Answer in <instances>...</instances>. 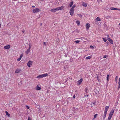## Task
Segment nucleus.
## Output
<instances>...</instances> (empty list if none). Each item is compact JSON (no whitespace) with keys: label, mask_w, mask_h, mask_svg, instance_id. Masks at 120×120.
I'll return each instance as SVG.
<instances>
[{"label":"nucleus","mask_w":120,"mask_h":120,"mask_svg":"<svg viewBox=\"0 0 120 120\" xmlns=\"http://www.w3.org/2000/svg\"><path fill=\"white\" fill-rule=\"evenodd\" d=\"M63 8V6H62L60 7H58L52 9L50 10V11L52 12H54L58 11L61 10Z\"/></svg>","instance_id":"nucleus-1"},{"label":"nucleus","mask_w":120,"mask_h":120,"mask_svg":"<svg viewBox=\"0 0 120 120\" xmlns=\"http://www.w3.org/2000/svg\"><path fill=\"white\" fill-rule=\"evenodd\" d=\"M48 75V74L47 73H45L44 74L39 75L37 77V78L38 79H40L43 77H45Z\"/></svg>","instance_id":"nucleus-2"},{"label":"nucleus","mask_w":120,"mask_h":120,"mask_svg":"<svg viewBox=\"0 0 120 120\" xmlns=\"http://www.w3.org/2000/svg\"><path fill=\"white\" fill-rule=\"evenodd\" d=\"M41 10L39 9L38 8L33 9V11L34 13H36L40 11Z\"/></svg>","instance_id":"nucleus-3"},{"label":"nucleus","mask_w":120,"mask_h":120,"mask_svg":"<svg viewBox=\"0 0 120 120\" xmlns=\"http://www.w3.org/2000/svg\"><path fill=\"white\" fill-rule=\"evenodd\" d=\"M33 61L30 60L27 63V66L28 67H30L31 66Z\"/></svg>","instance_id":"nucleus-4"},{"label":"nucleus","mask_w":120,"mask_h":120,"mask_svg":"<svg viewBox=\"0 0 120 120\" xmlns=\"http://www.w3.org/2000/svg\"><path fill=\"white\" fill-rule=\"evenodd\" d=\"M95 23L96 24H98V21H101V19L99 17H98L95 19Z\"/></svg>","instance_id":"nucleus-5"},{"label":"nucleus","mask_w":120,"mask_h":120,"mask_svg":"<svg viewBox=\"0 0 120 120\" xmlns=\"http://www.w3.org/2000/svg\"><path fill=\"white\" fill-rule=\"evenodd\" d=\"M74 10L72 9H70V15L71 16H72L74 14Z\"/></svg>","instance_id":"nucleus-6"},{"label":"nucleus","mask_w":120,"mask_h":120,"mask_svg":"<svg viewBox=\"0 0 120 120\" xmlns=\"http://www.w3.org/2000/svg\"><path fill=\"white\" fill-rule=\"evenodd\" d=\"M10 45H6L4 47V49H8L10 48Z\"/></svg>","instance_id":"nucleus-7"},{"label":"nucleus","mask_w":120,"mask_h":120,"mask_svg":"<svg viewBox=\"0 0 120 120\" xmlns=\"http://www.w3.org/2000/svg\"><path fill=\"white\" fill-rule=\"evenodd\" d=\"M21 71L20 69H17L15 71V73H19Z\"/></svg>","instance_id":"nucleus-8"},{"label":"nucleus","mask_w":120,"mask_h":120,"mask_svg":"<svg viewBox=\"0 0 120 120\" xmlns=\"http://www.w3.org/2000/svg\"><path fill=\"white\" fill-rule=\"evenodd\" d=\"M114 110L113 109L111 111L109 115L112 116L114 113Z\"/></svg>","instance_id":"nucleus-9"},{"label":"nucleus","mask_w":120,"mask_h":120,"mask_svg":"<svg viewBox=\"0 0 120 120\" xmlns=\"http://www.w3.org/2000/svg\"><path fill=\"white\" fill-rule=\"evenodd\" d=\"M90 24L87 23L86 25V29L87 30H88L89 28L90 27Z\"/></svg>","instance_id":"nucleus-10"},{"label":"nucleus","mask_w":120,"mask_h":120,"mask_svg":"<svg viewBox=\"0 0 120 120\" xmlns=\"http://www.w3.org/2000/svg\"><path fill=\"white\" fill-rule=\"evenodd\" d=\"M109 106H106L104 112H107V111L109 109Z\"/></svg>","instance_id":"nucleus-11"},{"label":"nucleus","mask_w":120,"mask_h":120,"mask_svg":"<svg viewBox=\"0 0 120 120\" xmlns=\"http://www.w3.org/2000/svg\"><path fill=\"white\" fill-rule=\"evenodd\" d=\"M83 80L82 79H80L78 81V84H80L82 82Z\"/></svg>","instance_id":"nucleus-12"},{"label":"nucleus","mask_w":120,"mask_h":120,"mask_svg":"<svg viewBox=\"0 0 120 120\" xmlns=\"http://www.w3.org/2000/svg\"><path fill=\"white\" fill-rule=\"evenodd\" d=\"M108 40L109 42L111 44H113V41L110 38H109L108 39Z\"/></svg>","instance_id":"nucleus-13"},{"label":"nucleus","mask_w":120,"mask_h":120,"mask_svg":"<svg viewBox=\"0 0 120 120\" xmlns=\"http://www.w3.org/2000/svg\"><path fill=\"white\" fill-rule=\"evenodd\" d=\"M82 5L85 7H86L87 6V4L86 3L84 2H82Z\"/></svg>","instance_id":"nucleus-14"},{"label":"nucleus","mask_w":120,"mask_h":120,"mask_svg":"<svg viewBox=\"0 0 120 120\" xmlns=\"http://www.w3.org/2000/svg\"><path fill=\"white\" fill-rule=\"evenodd\" d=\"M110 9L111 10H120L118 9L112 7L110 8Z\"/></svg>","instance_id":"nucleus-15"},{"label":"nucleus","mask_w":120,"mask_h":120,"mask_svg":"<svg viewBox=\"0 0 120 120\" xmlns=\"http://www.w3.org/2000/svg\"><path fill=\"white\" fill-rule=\"evenodd\" d=\"M23 56V55L22 54L17 59V60L18 61H20L22 57Z\"/></svg>","instance_id":"nucleus-16"},{"label":"nucleus","mask_w":120,"mask_h":120,"mask_svg":"<svg viewBox=\"0 0 120 120\" xmlns=\"http://www.w3.org/2000/svg\"><path fill=\"white\" fill-rule=\"evenodd\" d=\"M5 113H6V115H7L8 116V117H10V114H9L7 111H5Z\"/></svg>","instance_id":"nucleus-17"},{"label":"nucleus","mask_w":120,"mask_h":120,"mask_svg":"<svg viewBox=\"0 0 120 120\" xmlns=\"http://www.w3.org/2000/svg\"><path fill=\"white\" fill-rule=\"evenodd\" d=\"M107 112H104V114L103 115V118L104 119L105 118L106 116V115Z\"/></svg>","instance_id":"nucleus-18"},{"label":"nucleus","mask_w":120,"mask_h":120,"mask_svg":"<svg viewBox=\"0 0 120 120\" xmlns=\"http://www.w3.org/2000/svg\"><path fill=\"white\" fill-rule=\"evenodd\" d=\"M41 89V87H39L38 85H37L36 89L37 90H39Z\"/></svg>","instance_id":"nucleus-19"},{"label":"nucleus","mask_w":120,"mask_h":120,"mask_svg":"<svg viewBox=\"0 0 120 120\" xmlns=\"http://www.w3.org/2000/svg\"><path fill=\"white\" fill-rule=\"evenodd\" d=\"M30 48H29V49H28L27 50V51H26V54H28V53H29V52H30Z\"/></svg>","instance_id":"nucleus-20"},{"label":"nucleus","mask_w":120,"mask_h":120,"mask_svg":"<svg viewBox=\"0 0 120 120\" xmlns=\"http://www.w3.org/2000/svg\"><path fill=\"white\" fill-rule=\"evenodd\" d=\"M73 1L71 2L69 4V6L70 7H71L73 5Z\"/></svg>","instance_id":"nucleus-21"},{"label":"nucleus","mask_w":120,"mask_h":120,"mask_svg":"<svg viewBox=\"0 0 120 120\" xmlns=\"http://www.w3.org/2000/svg\"><path fill=\"white\" fill-rule=\"evenodd\" d=\"M91 58V56H88L86 57V60H88V59H90Z\"/></svg>","instance_id":"nucleus-22"},{"label":"nucleus","mask_w":120,"mask_h":120,"mask_svg":"<svg viewBox=\"0 0 120 120\" xmlns=\"http://www.w3.org/2000/svg\"><path fill=\"white\" fill-rule=\"evenodd\" d=\"M76 23L78 26L79 25L80 21H79L78 20L76 21Z\"/></svg>","instance_id":"nucleus-23"},{"label":"nucleus","mask_w":120,"mask_h":120,"mask_svg":"<svg viewBox=\"0 0 120 120\" xmlns=\"http://www.w3.org/2000/svg\"><path fill=\"white\" fill-rule=\"evenodd\" d=\"M76 7V5L75 4H74L73 5V6L72 7V8H71V9H72L74 10V8Z\"/></svg>","instance_id":"nucleus-24"},{"label":"nucleus","mask_w":120,"mask_h":120,"mask_svg":"<svg viewBox=\"0 0 120 120\" xmlns=\"http://www.w3.org/2000/svg\"><path fill=\"white\" fill-rule=\"evenodd\" d=\"M109 75H107V80L108 81L109 80Z\"/></svg>","instance_id":"nucleus-25"},{"label":"nucleus","mask_w":120,"mask_h":120,"mask_svg":"<svg viewBox=\"0 0 120 120\" xmlns=\"http://www.w3.org/2000/svg\"><path fill=\"white\" fill-rule=\"evenodd\" d=\"M98 116V114H96L94 116V117L93 118V119H94V118H96L97 116Z\"/></svg>","instance_id":"nucleus-26"},{"label":"nucleus","mask_w":120,"mask_h":120,"mask_svg":"<svg viewBox=\"0 0 120 120\" xmlns=\"http://www.w3.org/2000/svg\"><path fill=\"white\" fill-rule=\"evenodd\" d=\"M80 42L79 40H76L74 41L76 43H78Z\"/></svg>","instance_id":"nucleus-27"},{"label":"nucleus","mask_w":120,"mask_h":120,"mask_svg":"<svg viewBox=\"0 0 120 120\" xmlns=\"http://www.w3.org/2000/svg\"><path fill=\"white\" fill-rule=\"evenodd\" d=\"M112 116L109 115L108 119H109V120H110L111 118L112 117Z\"/></svg>","instance_id":"nucleus-28"},{"label":"nucleus","mask_w":120,"mask_h":120,"mask_svg":"<svg viewBox=\"0 0 120 120\" xmlns=\"http://www.w3.org/2000/svg\"><path fill=\"white\" fill-rule=\"evenodd\" d=\"M88 90V88L86 87L85 89V92L86 93H87Z\"/></svg>","instance_id":"nucleus-29"},{"label":"nucleus","mask_w":120,"mask_h":120,"mask_svg":"<svg viewBox=\"0 0 120 120\" xmlns=\"http://www.w3.org/2000/svg\"><path fill=\"white\" fill-rule=\"evenodd\" d=\"M102 39L105 42L107 41V40L106 39H105L104 38H103Z\"/></svg>","instance_id":"nucleus-30"},{"label":"nucleus","mask_w":120,"mask_h":120,"mask_svg":"<svg viewBox=\"0 0 120 120\" xmlns=\"http://www.w3.org/2000/svg\"><path fill=\"white\" fill-rule=\"evenodd\" d=\"M99 76H97V79L98 81H100V80H99Z\"/></svg>","instance_id":"nucleus-31"},{"label":"nucleus","mask_w":120,"mask_h":120,"mask_svg":"<svg viewBox=\"0 0 120 120\" xmlns=\"http://www.w3.org/2000/svg\"><path fill=\"white\" fill-rule=\"evenodd\" d=\"M78 16L80 17H82V15L81 14H78Z\"/></svg>","instance_id":"nucleus-32"},{"label":"nucleus","mask_w":120,"mask_h":120,"mask_svg":"<svg viewBox=\"0 0 120 120\" xmlns=\"http://www.w3.org/2000/svg\"><path fill=\"white\" fill-rule=\"evenodd\" d=\"M107 56V55H105L103 57V58H106V57Z\"/></svg>","instance_id":"nucleus-33"},{"label":"nucleus","mask_w":120,"mask_h":120,"mask_svg":"<svg viewBox=\"0 0 120 120\" xmlns=\"http://www.w3.org/2000/svg\"><path fill=\"white\" fill-rule=\"evenodd\" d=\"M118 85H120V78L119 79V81L118 82Z\"/></svg>","instance_id":"nucleus-34"},{"label":"nucleus","mask_w":120,"mask_h":120,"mask_svg":"<svg viewBox=\"0 0 120 120\" xmlns=\"http://www.w3.org/2000/svg\"><path fill=\"white\" fill-rule=\"evenodd\" d=\"M26 108L28 109H29V108L30 107L29 106H28V105H26Z\"/></svg>","instance_id":"nucleus-35"},{"label":"nucleus","mask_w":120,"mask_h":120,"mask_svg":"<svg viewBox=\"0 0 120 120\" xmlns=\"http://www.w3.org/2000/svg\"><path fill=\"white\" fill-rule=\"evenodd\" d=\"M120 85H119L118 86L117 88L119 90L120 89Z\"/></svg>","instance_id":"nucleus-36"},{"label":"nucleus","mask_w":120,"mask_h":120,"mask_svg":"<svg viewBox=\"0 0 120 120\" xmlns=\"http://www.w3.org/2000/svg\"><path fill=\"white\" fill-rule=\"evenodd\" d=\"M118 78V76H116V77L115 78H116V82L117 81V79Z\"/></svg>","instance_id":"nucleus-37"},{"label":"nucleus","mask_w":120,"mask_h":120,"mask_svg":"<svg viewBox=\"0 0 120 120\" xmlns=\"http://www.w3.org/2000/svg\"><path fill=\"white\" fill-rule=\"evenodd\" d=\"M43 44L45 45H46V43L45 42H43Z\"/></svg>","instance_id":"nucleus-38"},{"label":"nucleus","mask_w":120,"mask_h":120,"mask_svg":"<svg viewBox=\"0 0 120 120\" xmlns=\"http://www.w3.org/2000/svg\"><path fill=\"white\" fill-rule=\"evenodd\" d=\"M88 95L86 94L85 95V97H88Z\"/></svg>","instance_id":"nucleus-39"},{"label":"nucleus","mask_w":120,"mask_h":120,"mask_svg":"<svg viewBox=\"0 0 120 120\" xmlns=\"http://www.w3.org/2000/svg\"><path fill=\"white\" fill-rule=\"evenodd\" d=\"M75 95H74L73 96V98H75Z\"/></svg>","instance_id":"nucleus-40"},{"label":"nucleus","mask_w":120,"mask_h":120,"mask_svg":"<svg viewBox=\"0 0 120 120\" xmlns=\"http://www.w3.org/2000/svg\"><path fill=\"white\" fill-rule=\"evenodd\" d=\"M90 47L92 48H94V47L92 45H91L90 46Z\"/></svg>","instance_id":"nucleus-41"},{"label":"nucleus","mask_w":120,"mask_h":120,"mask_svg":"<svg viewBox=\"0 0 120 120\" xmlns=\"http://www.w3.org/2000/svg\"><path fill=\"white\" fill-rule=\"evenodd\" d=\"M29 48H30H30H31V45H29Z\"/></svg>","instance_id":"nucleus-42"},{"label":"nucleus","mask_w":120,"mask_h":120,"mask_svg":"<svg viewBox=\"0 0 120 120\" xmlns=\"http://www.w3.org/2000/svg\"><path fill=\"white\" fill-rule=\"evenodd\" d=\"M28 120H31L30 119V118L29 117H28Z\"/></svg>","instance_id":"nucleus-43"},{"label":"nucleus","mask_w":120,"mask_h":120,"mask_svg":"<svg viewBox=\"0 0 120 120\" xmlns=\"http://www.w3.org/2000/svg\"><path fill=\"white\" fill-rule=\"evenodd\" d=\"M32 7H33V8H34L35 7V6H34L33 5L32 6Z\"/></svg>","instance_id":"nucleus-44"},{"label":"nucleus","mask_w":120,"mask_h":120,"mask_svg":"<svg viewBox=\"0 0 120 120\" xmlns=\"http://www.w3.org/2000/svg\"><path fill=\"white\" fill-rule=\"evenodd\" d=\"M95 102L94 103H93V104H94V105H95Z\"/></svg>","instance_id":"nucleus-45"},{"label":"nucleus","mask_w":120,"mask_h":120,"mask_svg":"<svg viewBox=\"0 0 120 120\" xmlns=\"http://www.w3.org/2000/svg\"><path fill=\"white\" fill-rule=\"evenodd\" d=\"M22 32L23 33H24L25 32V31H22Z\"/></svg>","instance_id":"nucleus-46"},{"label":"nucleus","mask_w":120,"mask_h":120,"mask_svg":"<svg viewBox=\"0 0 120 120\" xmlns=\"http://www.w3.org/2000/svg\"><path fill=\"white\" fill-rule=\"evenodd\" d=\"M42 25V23H41V24H40V25L41 26V25Z\"/></svg>","instance_id":"nucleus-47"},{"label":"nucleus","mask_w":120,"mask_h":120,"mask_svg":"<svg viewBox=\"0 0 120 120\" xmlns=\"http://www.w3.org/2000/svg\"><path fill=\"white\" fill-rule=\"evenodd\" d=\"M1 27V24H0V27Z\"/></svg>","instance_id":"nucleus-48"},{"label":"nucleus","mask_w":120,"mask_h":120,"mask_svg":"<svg viewBox=\"0 0 120 120\" xmlns=\"http://www.w3.org/2000/svg\"><path fill=\"white\" fill-rule=\"evenodd\" d=\"M108 37H109V35H108Z\"/></svg>","instance_id":"nucleus-49"},{"label":"nucleus","mask_w":120,"mask_h":120,"mask_svg":"<svg viewBox=\"0 0 120 120\" xmlns=\"http://www.w3.org/2000/svg\"><path fill=\"white\" fill-rule=\"evenodd\" d=\"M119 25H120V23L119 24Z\"/></svg>","instance_id":"nucleus-50"},{"label":"nucleus","mask_w":120,"mask_h":120,"mask_svg":"<svg viewBox=\"0 0 120 120\" xmlns=\"http://www.w3.org/2000/svg\"><path fill=\"white\" fill-rule=\"evenodd\" d=\"M107 120H109V119H108Z\"/></svg>","instance_id":"nucleus-51"}]
</instances>
